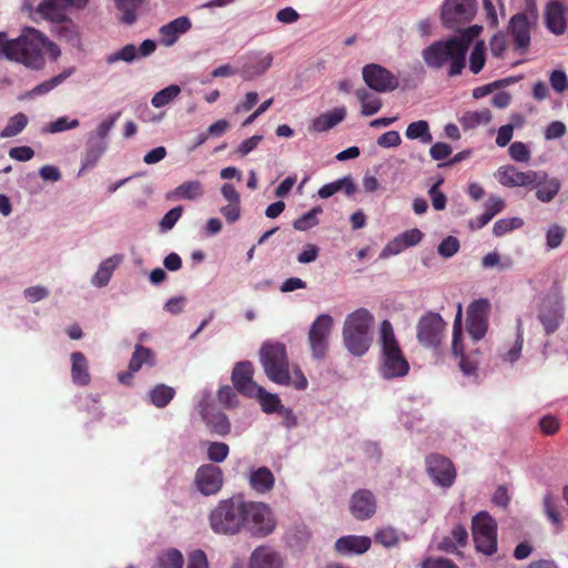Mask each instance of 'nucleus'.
Segmentation results:
<instances>
[{
	"mask_svg": "<svg viewBox=\"0 0 568 568\" xmlns=\"http://www.w3.org/2000/svg\"><path fill=\"white\" fill-rule=\"evenodd\" d=\"M426 467L437 485L450 487L454 484L456 471L448 458L436 454L430 455L426 459Z\"/></svg>",
	"mask_w": 568,
	"mask_h": 568,
	"instance_id": "f3484780",
	"label": "nucleus"
},
{
	"mask_svg": "<svg viewBox=\"0 0 568 568\" xmlns=\"http://www.w3.org/2000/svg\"><path fill=\"white\" fill-rule=\"evenodd\" d=\"M538 318L546 334L557 331L564 320L562 298L557 296L545 297L539 307Z\"/></svg>",
	"mask_w": 568,
	"mask_h": 568,
	"instance_id": "2eb2a0df",
	"label": "nucleus"
},
{
	"mask_svg": "<svg viewBox=\"0 0 568 568\" xmlns=\"http://www.w3.org/2000/svg\"><path fill=\"white\" fill-rule=\"evenodd\" d=\"M135 59H139L138 49L133 44H126L120 50L109 54L105 58L106 63L112 64L118 61L132 62Z\"/></svg>",
	"mask_w": 568,
	"mask_h": 568,
	"instance_id": "3c124183",
	"label": "nucleus"
},
{
	"mask_svg": "<svg viewBox=\"0 0 568 568\" xmlns=\"http://www.w3.org/2000/svg\"><path fill=\"white\" fill-rule=\"evenodd\" d=\"M108 146L106 142L89 141L88 149L82 159V170L94 166L103 155Z\"/></svg>",
	"mask_w": 568,
	"mask_h": 568,
	"instance_id": "a19ab883",
	"label": "nucleus"
},
{
	"mask_svg": "<svg viewBox=\"0 0 568 568\" xmlns=\"http://www.w3.org/2000/svg\"><path fill=\"white\" fill-rule=\"evenodd\" d=\"M349 509L352 515L358 520L372 517L376 510V500L373 493L367 489H359L354 493L351 498Z\"/></svg>",
	"mask_w": 568,
	"mask_h": 568,
	"instance_id": "412c9836",
	"label": "nucleus"
},
{
	"mask_svg": "<svg viewBox=\"0 0 568 568\" xmlns=\"http://www.w3.org/2000/svg\"><path fill=\"white\" fill-rule=\"evenodd\" d=\"M181 92V88L178 84H171L159 92H156L151 103L154 108H162L172 102Z\"/></svg>",
	"mask_w": 568,
	"mask_h": 568,
	"instance_id": "de8ad7c7",
	"label": "nucleus"
},
{
	"mask_svg": "<svg viewBox=\"0 0 568 568\" xmlns=\"http://www.w3.org/2000/svg\"><path fill=\"white\" fill-rule=\"evenodd\" d=\"M186 568H209L205 552L200 549L192 551L189 555Z\"/></svg>",
	"mask_w": 568,
	"mask_h": 568,
	"instance_id": "338daca9",
	"label": "nucleus"
},
{
	"mask_svg": "<svg viewBox=\"0 0 568 568\" xmlns=\"http://www.w3.org/2000/svg\"><path fill=\"white\" fill-rule=\"evenodd\" d=\"M445 322L437 313L429 312L420 317L417 324L419 343L429 348H437L444 336Z\"/></svg>",
	"mask_w": 568,
	"mask_h": 568,
	"instance_id": "1a4fd4ad",
	"label": "nucleus"
},
{
	"mask_svg": "<svg viewBox=\"0 0 568 568\" xmlns=\"http://www.w3.org/2000/svg\"><path fill=\"white\" fill-rule=\"evenodd\" d=\"M375 541L385 546L392 547L395 546L398 541V537L396 531L393 528H384L378 530L375 536Z\"/></svg>",
	"mask_w": 568,
	"mask_h": 568,
	"instance_id": "69168bd1",
	"label": "nucleus"
},
{
	"mask_svg": "<svg viewBox=\"0 0 568 568\" xmlns=\"http://www.w3.org/2000/svg\"><path fill=\"white\" fill-rule=\"evenodd\" d=\"M211 528L216 534L234 535L244 527V501L221 500L210 514Z\"/></svg>",
	"mask_w": 568,
	"mask_h": 568,
	"instance_id": "423d86ee",
	"label": "nucleus"
},
{
	"mask_svg": "<svg viewBox=\"0 0 568 568\" xmlns=\"http://www.w3.org/2000/svg\"><path fill=\"white\" fill-rule=\"evenodd\" d=\"M120 112H115L111 115H109L105 120H103L97 129L91 133L90 135V142H106V138L111 130L113 129L116 120L120 116Z\"/></svg>",
	"mask_w": 568,
	"mask_h": 568,
	"instance_id": "c03bdc74",
	"label": "nucleus"
},
{
	"mask_svg": "<svg viewBox=\"0 0 568 568\" xmlns=\"http://www.w3.org/2000/svg\"><path fill=\"white\" fill-rule=\"evenodd\" d=\"M523 225V220L519 217H507L498 220L493 227V232L496 236H503L506 233L518 229Z\"/></svg>",
	"mask_w": 568,
	"mask_h": 568,
	"instance_id": "5fc2aeb1",
	"label": "nucleus"
},
{
	"mask_svg": "<svg viewBox=\"0 0 568 568\" xmlns=\"http://www.w3.org/2000/svg\"><path fill=\"white\" fill-rule=\"evenodd\" d=\"M67 7H72L68 0H44L38 6V12L47 20L61 22Z\"/></svg>",
	"mask_w": 568,
	"mask_h": 568,
	"instance_id": "bb28decb",
	"label": "nucleus"
},
{
	"mask_svg": "<svg viewBox=\"0 0 568 568\" xmlns=\"http://www.w3.org/2000/svg\"><path fill=\"white\" fill-rule=\"evenodd\" d=\"M489 109L467 111L463 114L459 122L465 130H471L478 125H485L491 121Z\"/></svg>",
	"mask_w": 568,
	"mask_h": 568,
	"instance_id": "f704fd0d",
	"label": "nucleus"
},
{
	"mask_svg": "<svg viewBox=\"0 0 568 568\" xmlns=\"http://www.w3.org/2000/svg\"><path fill=\"white\" fill-rule=\"evenodd\" d=\"M468 532L463 525H455L449 535L437 542V549L445 552H455L458 547L467 544Z\"/></svg>",
	"mask_w": 568,
	"mask_h": 568,
	"instance_id": "a878e982",
	"label": "nucleus"
},
{
	"mask_svg": "<svg viewBox=\"0 0 568 568\" xmlns=\"http://www.w3.org/2000/svg\"><path fill=\"white\" fill-rule=\"evenodd\" d=\"M355 95L361 102L363 115L369 116L377 113L381 110V99L377 95L368 92L366 89L356 90Z\"/></svg>",
	"mask_w": 568,
	"mask_h": 568,
	"instance_id": "c9c22d12",
	"label": "nucleus"
},
{
	"mask_svg": "<svg viewBox=\"0 0 568 568\" xmlns=\"http://www.w3.org/2000/svg\"><path fill=\"white\" fill-rule=\"evenodd\" d=\"M371 547V539L365 536H346L336 540L335 548L343 554H364Z\"/></svg>",
	"mask_w": 568,
	"mask_h": 568,
	"instance_id": "c85d7f7f",
	"label": "nucleus"
},
{
	"mask_svg": "<svg viewBox=\"0 0 568 568\" xmlns=\"http://www.w3.org/2000/svg\"><path fill=\"white\" fill-rule=\"evenodd\" d=\"M252 536L264 538L276 528V518L272 508L262 501H244V526Z\"/></svg>",
	"mask_w": 568,
	"mask_h": 568,
	"instance_id": "0eeeda50",
	"label": "nucleus"
},
{
	"mask_svg": "<svg viewBox=\"0 0 568 568\" xmlns=\"http://www.w3.org/2000/svg\"><path fill=\"white\" fill-rule=\"evenodd\" d=\"M224 475L220 467L205 464L197 468L194 477V485L204 496L217 494L223 487Z\"/></svg>",
	"mask_w": 568,
	"mask_h": 568,
	"instance_id": "4468645a",
	"label": "nucleus"
},
{
	"mask_svg": "<svg viewBox=\"0 0 568 568\" xmlns=\"http://www.w3.org/2000/svg\"><path fill=\"white\" fill-rule=\"evenodd\" d=\"M489 303L477 300L467 308L466 328L470 337L477 342L485 337L488 329Z\"/></svg>",
	"mask_w": 568,
	"mask_h": 568,
	"instance_id": "9d476101",
	"label": "nucleus"
},
{
	"mask_svg": "<svg viewBox=\"0 0 568 568\" xmlns=\"http://www.w3.org/2000/svg\"><path fill=\"white\" fill-rule=\"evenodd\" d=\"M462 317H463V306L459 303L457 305V313L453 324V342H452V352L455 356L460 357L459 368L460 371L470 376L475 374L477 369V363L470 361L468 357L464 355V345H463V331H462Z\"/></svg>",
	"mask_w": 568,
	"mask_h": 568,
	"instance_id": "a211bd4d",
	"label": "nucleus"
},
{
	"mask_svg": "<svg viewBox=\"0 0 568 568\" xmlns=\"http://www.w3.org/2000/svg\"><path fill=\"white\" fill-rule=\"evenodd\" d=\"M486 63V45L484 40L477 41L471 48L469 55V71L478 74Z\"/></svg>",
	"mask_w": 568,
	"mask_h": 568,
	"instance_id": "58836bf2",
	"label": "nucleus"
},
{
	"mask_svg": "<svg viewBox=\"0 0 568 568\" xmlns=\"http://www.w3.org/2000/svg\"><path fill=\"white\" fill-rule=\"evenodd\" d=\"M71 73H72V70L64 71V72L53 77L52 79L38 84L30 91L29 94L30 95L45 94V93L50 92L51 90H53L59 84H61L64 80H67L71 75Z\"/></svg>",
	"mask_w": 568,
	"mask_h": 568,
	"instance_id": "603ef678",
	"label": "nucleus"
},
{
	"mask_svg": "<svg viewBox=\"0 0 568 568\" xmlns=\"http://www.w3.org/2000/svg\"><path fill=\"white\" fill-rule=\"evenodd\" d=\"M175 390L164 384L156 385L151 392H150V398L153 405L156 407H165L171 399L174 397Z\"/></svg>",
	"mask_w": 568,
	"mask_h": 568,
	"instance_id": "79ce46f5",
	"label": "nucleus"
},
{
	"mask_svg": "<svg viewBox=\"0 0 568 568\" xmlns=\"http://www.w3.org/2000/svg\"><path fill=\"white\" fill-rule=\"evenodd\" d=\"M143 364H149L151 366L154 365V356L150 348L143 347L141 345L135 346V351L132 355V358L129 364L130 373L120 374L119 381L121 383H126L128 378L131 377L132 373L138 372Z\"/></svg>",
	"mask_w": 568,
	"mask_h": 568,
	"instance_id": "c756f323",
	"label": "nucleus"
},
{
	"mask_svg": "<svg viewBox=\"0 0 568 568\" xmlns=\"http://www.w3.org/2000/svg\"><path fill=\"white\" fill-rule=\"evenodd\" d=\"M495 176L501 185L507 187L534 186L547 178V173L545 171L521 172L515 166L505 165L497 170Z\"/></svg>",
	"mask_w": 568,
	"mask_h": 568,
	"instance_id": "9b49d317",
	"label": "nucleus"
},
{
	"mask_svg": "<svg viewBox=\"0 0 568 568\" xmlns=\"http://www.w3.org/2000/svg\"><path fill=\"white\" fill-rule=\"evenodd\" d=\"M202 418L206 425L217 435L225 436L231 430L229 418L223 413L211 414L206 408L201 410Z\"/></svg>",
	"mask_w": 568,
	"mask_h": 568,
	"instance_id": "72a5a7b5",
	"label": "nucleus"
},
{
	"mask_svg": "<svg viewBox=\"0 0 568 568\" xmlns=\"http://www.w3.org/2000/svg\"><path fill=\"white\" fill-rule=\"evenodd\" d=\"M71 377L74 384L85 386L90 383L89 365L81 352L71 354Z\"/></svg>",
	"mask_w": 568,
	"mask_h": 568,
	"instance_id": "7c9ffc66",
	"label": "nucleus"
},
{
	"mask_svg": "<svg viewBox=\"0 0 568 568\" xmlns=\"http://www.w3.org/2000/svg\"><path fill=\"white\" fill-rule=\"evenodd\" d=\"M374 316L365 308H358L346 316L343 326L345 347L355 356L364 355L372 342L371 328Z\"/></svg>",
	"mask_w": 568,
	"mask_h": 568,
	"instance_id": "39448f33",
	"label": "nucleus"
},
{
	"mask_svg": "<svg viewBox=\"0 0 568 568\" xmlns=\"http://www.w3.org/2000/svg\"><path fill=\"white\" fill-rule=\"evenodd\" d=\"M542 501H544V509H545L546 516L559 529L561 526V517L555 506L554 496L550 494H547L544 496Z\"/></svg>",
	"mask_w": 568,
	"mask_h": 568,
	"instance_id": "bf43d9fd",
	"label": "nucleus"
},
{
	"mask_svg": "<svg viewBox=\"0 0 568 568\" xmlns=\"http://www.w3.org/2000/svg\"><path fill=\"white\" fill-rule=\"evenodd\" d=\"M476 12V0H446L443 6V19L454 27L470 21Z\"/></svg>",
	"mask_w": 568,
	"mask_h": 568,
	"instance_id": "dca6fc26",
	"label": "nucleus"
},
{
	"mask_svg": "<svg viewBox=\"0 0 568 568\" xmlns=\"http://www.w3.org/2000/svg\"><path fill=\"white\" fill-rule=\"evenodd\" d=\"M567 8L558 0L549 1L545 9L547 29L554 34H562L566 30Z\"/></svg>",
	"mask_w": 568,
	"mask_h": 568,
	"instance_id": "b1692460",
	"label": "nucleus"
},
{
	"mask_svg": "<svg viewBox=\"0 0 568 568\" xmlns=\"http://www.w3.org/2000/svg\"><path fill=\"white\" fill-rule=\"evenodd\" d=\"M80 125V122L78 119H69L68 116H60L57 120L48 123L42 131L44 133H60L67 130L75 129Z\"/></svg>",
	"mask_w": 568,
	"mask_h": 568,
	"instance_id": "8fccbe9b",
	"label": "nucleus"
},
{
	"mask_svg": "<svg viewBox=\"0 0 568 568\" xmlns=\"http://www.w3.org/2000/svg\"><path fill=\"white\" fill-rule=\"evenodd\" d=\"M332 327L333 318L328 314H321L313 322L308 332V342L315 358H323L325 356Z\"/></svg>",
	"mask_w": 568,
	"mask_h": 568,
	"instance_id": "f8f14e48",
	"label": "nucleus"
},
{
	"mask_svg": "<svg viewBox=\"0 0 568 568\" xmlns=\"http://www.w3.org/2000/svg\"><path fill=\"white\" fill-rule=\"evenodd\" d=\"M473 538L479 552L490 556L497 550V524L486 511H480L473 518Z\"/></svg>",
	"mask_w": 568,
	"mask_h": 568,
	"instance_id": "6e6552de",
	"label": "nucleus"
},
{
	"mask_svg": "<svg viewBox=\"0 0 568 568\" xmlns=\"http://www.w3.org/2000/svg\"><path fill=\"white\" fill-rule=\"evenodd\" d=\"M43 51L53 60L61 54L54 42L33 28L24 29L16 39H9L6 32H0V59L38 70L44 65Z\"/></svg>",
	"mask_w": 568,
	"mask_h": 568,
	"instance_id": "f257e3e1",
	"label": "nucleus"
},
{
	"mask_svg": "<svg viewBox=\"0 0 568 568\" xmlns=\"http://www.w3.org/2000/svg\"><path fill=\"white\" fill-rule=\"evenodd\" d=\"M275 479L272 471L266 467H260L250 475V485L258 494L270 491L274 486Z\"/></svg>",
	"mask_w": 568,
	"mask_h": 568,
	"instance_id": "473e14b6",
	"label": "nucleus"
},
{
	"mask_svg": "<svg viewBox=\"0 0 568 568\" xmlns=\"http://www.w3.org/2000/svg\"><path fill=\"white\" fill-rule=\"evenodd\" d=\"M323 212L321 206H314L293 222V227L297 231H307L318 225V215Z\"/></svg>",
	"mask_w": 568,
	"mask_h": 568,
	"instance_id": "49530a36",
	"label": "nucleus"
},
{
	"mask_svg": "<svg viewBox=\"0 0 568 568\" xmlns=\"http://www.w3.org/2000/svg\"><path fill=\"white\" fill-rule=\"evenodd\" d=\"M532 187H537V199L544 203H547L557 195L560 189V183L557 179H548L547 176L540 183L535 184Z\"/></svg>",
	"mask_w": 568,
	"mask_h": 568,
	"instance_id": "4c0bfd02",
	"label": "nucleus"
},
{
	"mask_svg": "<svg viewBox=\"0 0 568 568\" xmlns=\"http://www.w3.org/2000/svg\"><path fill=\"white\" fill-rule=\"evenodd\" d=\"M253 366L250 362L236 364L232 372V382L235 388L245 396H254L261 392L258 386L252 378Z\"/></svg>",
	"mask_w": 568,
	"mask_h": 568,
	"instance_id": "aec40b11",
	"label": "nucleus"
},
{
	"mask_svg": "<svg viewBox=\"0 0 568 568\" xmlns=\"http://www.w3.org/2000/svg\"><path fill=\"white\" fill-rule=\"evenodd\" d=\"M121 261L122 257L120 255H114L102 261L93 275L91 283L97 287L105 286Z\"/></svg>",
	"mask_w": 568,
	"mask_h": 568,
	"instance_id": "2f4dec72",
	"label": "nucleus"
},
{
	"mask_svg": "<svg viewBox=\"0 0 568 568\" xmlns=\"http://www.w3.org/2000/svg\"><path fill=\"white\" fill-rule=\"evenodd\" d=\"M272 63L273 55L271 53H267L263 55L261 59H258L255 65L246 67L244 69V73L248 79H252L253 77L263 74L268 68H271Z\"/></svg>",
	"mask_w": 568,
	"mask_h": 568,
	"instance_id": "4d7b16f0",
	"label": "nucleus"
},
{
	"mask_svg": "<svg viewBox=\"0 0 568 568\" xmlns=\"http://www.w3.org/2000/svg\"><path fill=\"white\" fill-rule=\"evenodd\" d=\"M192 28L191 20L185 17H179L169 23L162 26L159 30L160 42L164 47H172L178 39Z\"/></svg>",
	"mask_w": 568,
	"mask_h": 568,
	"instance_id": "5701e85b",
	"label": "nucleus"
},
{
	"mask_svg": "<svg viewBox=\"0 0 568 568\" xmlns=\"http://www.w3.org/2000/svg\"><path fill=\"white\" fill-rule=\"evenodd\" d=\"M460 247L459 241L454 236L445 237L438 245L437 252L444 258L454 256Z\"/></svg>",
	"mask_w": 568,
	"mask_h": 568,
	"instance_id": "13d9d810",
	"label": "nucleus"
},
{
	"mask_svg": "<svg viewBox=\"0 0 568 568\" xmlns=\"http://www.w3.org/2000/svg\"><path fill=\"white\" fill-rule=\"evenodd\" d=\"M379 342L382 345L379 369L383 377L389 379L405 376L409 371V364L400 351L393 325L387 320L381 324Z\"/></svg>",
	"mask_w": 568,
	"mask_h": 568,
	"instance_id": "20e7f679",
	"label": "nucleus"
},
{
	"mask_svg": "<svg viewBox=\"0 0 568 568\" xmlns=\"http://www.w3.org/2000/svg\"><path fill=\"white\" fill-rule=\"evenodd\" d=\"M468 43L465 38L450 37L435 41L422 51L425 64L433 70L448 67L447 75H459L466 67Z\"/></svg>",
	"mask_w": 568,
	"mask_h": 568,
	"instance_id": "f03ea898",
	"label": "nucleus"
},
{
	"mask_svg": "<svg viewBox=\"0 0 568 568\" xmlns=\"http://www.w3.org/2000/svg\"><path fill=\"white\" fill-rule=\"evenodd\" d=\"M253 397L258 398L261 407L263 412L271 414L274 412H280L283 407L281 405V399L277 395L266 392L263 387H261V392L255 394Z\"/></svg>",
	"mask_w": 568,
	"mask_h": 568,
	"instance_id": "09e8293b",
	"label": "nucleus"
},
{
	"mask_svg": "<svg viewBox=\"0 0 568 568\" xmlns=\"http://www.w3.org/2000/svg\"><path fill=\"white\" fill-rule=\"evenodd\" d=\"M523 335H524L523 322H521V320H518V322H517V338H516L514 345L511 346V348L508 352H506L505 354H503V357L505 361L513 363L519 358L521 349H523V342H524Z\"/></svg>",
	"mask_w": 568,
	"mask_h": 568,
	"instance_id": "864d4df0",
	"label": "nucleus"
},
{
	"mask_svg": "<svg viewBox=\"0 0 568 568\" xmlns=\"http://www.w3.org/2000/svg\"><path fill=\"white\" fill-rule=\"evenodd\" d=\"M490 52L496 58H503L508 48L506 34L498 32L489 41Z\"/></svg>",
	"mask_w": 568,
	"mask_h": 568,
	"instance_id": "052dcab7",
	"label": "nucleus"
},
{
	"mask_svg": "<svg viewBox=\"0 0 568 568\" xmlns=\"http://www.w3.org/2000/svg\"><path fill=\"white\" fill-rule=\"evenodd\" d=\"M230 448L225 443L213 442L207 446V458L212 463H222L229 456Z\"/></svg>",
	"mask_w": 568,
	"mask_h": 568,
	"instance_id": "6e6d98bb",
	"label": "nucleus"
},
{
	"mask_svg": "<svg viewBox=\"0 0 568 568\" xmlns=\"http://www.w3.org/2000/svg\"><path fill=\"white\" fill-rule=\"evenodd\" d=\"M183 564L182 552L174 548L164 550L156 559V568H182Z\"/></svg>",
	"mask_w": 568,
	"mask_h": 568,
	"instance_id": "ea45409f",
	"label": "nucleus"
},
{
	"mask_svg": "<svg viewBox=\"0 0 568 568\" xmlns=\"http://www.w3.org/2000/svg\"><path fill=\"white\" fill-rule=\"evenodd\" d=\"M182 212V206H175L171 209L169 212H166L160 222L161 230L163 232L172 230L175 223L180 220Z\"/></svg>",
	"mask_w": 568,
	"mask_h": 568,
	"instance_id": "e2e57ef3",
	"label": "nucleus"
},
{
	"mask_svg": "<svg viewBox=\"0 0 568 568\" xmlns=\"http://www.w3.org/2000/svg\"><path fill=\"white\" fill-rule=\"evenodd\" d=\"M536 22L529 20L526 13L513 16L508 23V32L513 37L515 49L525 52L530 44V31Z\"/></svg>",
	"mask_w": 568,
	"mask_h": 568,
	"instance_id": "6ab92c4d",
	"label": "nucleus"
},
{
	"mask_svg": "<svg viewBox=\"0 0 568 568\" xmlns=\"http://www.w3.org/2000/svg\"><path fill=\"white\" fill-rule=\"evenodd\" d=\"M346 116L345 108H335L328 112L318 115L313 120L311 130L314 132H325L341 123Z\"/></svg>",
	"mask_w": 568,
	"mask_h": 568,
	"instance_id": "cd10ccee",
	"label": "nucleus"
},
{
	"mask_svg": "<svg viewBox=\"0 0 568 568\" xmlns=\"http://www.w3.org/2000/svg\"><path fill=\"white\" fill-rule=\"evenodd\" d=\"M250 568H284V558L271 546H260L251 554Z\"/></svg>",
	"mask_w": 568,
	"mask_h": 568,
	"instance_id": "4be33fe9",
	"label": "nucleus"
},
{
	"mask_svg": "<svg viewBox=\"0 0 568 568\" xmlns=\"http://www.w3.org/2000/svg\"><path fill=\"white\" fill-rule=\"evenodd\" d=\"M27 124L28 116L24 113H17L16 115L9 119L7 125L0 132V138L6 139L16 136L24 130Z\"/></svg>",
	"mask_w": 568,
	"mask_h": 568,
	"instance_id": "37998d69",
	"label": "nucleus"
},
{
	"mask_svg": "<svg viewBox=\"0 0 568 568\" xmlns=\"http://www.w3.org/2000/svg\"><path fill=\"white\" fill-rule=\"evenodd\" d=\"M509 155L517 162H528L530 159V152L527 145L518 141L510 144Z\"/></svg>",
	"mask_w": 568,
	"mask_h": 568,
	"instance_id": "0e129e2a",
	"label": "nucleus"
},
{
	"mask_svg": "<svg viewBox=\"0 0 568 568\" xmlns=\"http://www.w3.org/2000/svg\"><path fill=\"white\" fill-rule=\"evenodd\" d=\"M260 361L266 376L272 382L280 385H293L297 389H304L307 386V379L298 368L291 373L284 344L265 342L260 349Z\"/></svg>",
	"mask_w": 568,
	"mask_h": 568,
	"instance_id": "7ed1b4c3",
	"label": "nucleus"
},
{
	"mask_svg": "<svg viewBox=\"0 0 568 568\" xmlns=\"http://www.w3.org/2000/svg\"><path fill=\"white\" fill-rule=\"evenodd\" d=\"M204 195L203 183L199 180H190L181 183L175 189L166 193V200L179 201H197Z\"/></svg>",
	"mask_w": 568,
	"mask_h": 568,
	"instance_id": "393cba45",
	"label": "nucleus"
},
{
	"mask_svg": "<svg viewBox=\"0 0 568 568\" xmlns=\"http://www.w3.org/2000/svg\"><path fill=\"white\" fill-rule=\"evenodd\" d=\"M405 135L409 140H419L424 144H428L433 141L429 124L425 120H418L408 124Z\"/></svg>",
	"mask_w": 568,
	"mask_h": 568,
	"instance_id": "e433bc0d",
	"label": "nucleus"
},
{
	"mask_svg": "<svg viewBox=\"0 0 568 568\" xmlns=\"http://www.w3.org/2000/svg\"><path fill=\"white\" fill-rule=\"evenodd\" d=\"M420 568H459L453 561L442 557H428L422 564Z\"/></svg>",
	"mask_w": 568,
	"mask_h": 568,
	"instance_id": "774afa93",
	"label": "nucleus"
},
{
	"mask_svg": "<svg viewBox=\"0 0 568 568\" xmlns=\"http://www.w3.org/2000/svg\"><path fill=\"white\" fill-rule=\"evenodd\" d=\"M145 0H115L116 7L122 11V21L126 24H132L136 20V10L144 3Z\"/></svg>",
	"mask_w": 568,
	"mask_h": 568,
	"instance_id": "a18cd8bd",
	"label": "nucleus"
},
{
	"mask_svg": "<svg viewBox=\"0 0 568 568\" xmlns=\"http://www.w3.org/2000/svg\"><path fill=\"white\" fill-rule=\"evenodd\" d=\"M363 79L374 91L392 92L399 87L398 77L379 64H367L363 68Z\"/></svg>",
	"mask_w": 568,
	"mask_h": 568,
	"instance_id": "ddd939ff",
	"label": "nucleus"
},
{
	"mask_svg": "<svg viewBox=\"0 0 568 568\" xmlns=\"http://www.w3.org/2000/svg\"><path fill=\"white\" fill-rule=\"evenodd\" d=\"M443 183V179H439L428 191L432 200V205L435 210L442 211L446 207V195L438 190V186Z\"/></svg>",
	"mask_w": 568,
	"mask_h": 568,
	"instance_id": "680f3d73",
	"label": "nucleus"
}]
</instances>
